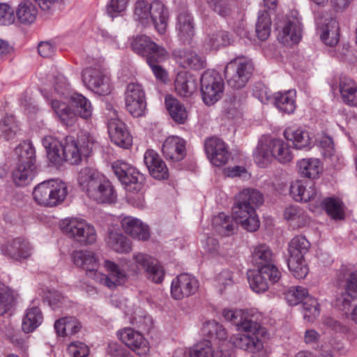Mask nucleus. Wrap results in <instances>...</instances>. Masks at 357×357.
<instances>
[{
	"instance_id": "nucleus-8",
	"label": "nucleus",
	"mask_w": 357,
	"mask_h": 357,
	"mask_svg": "<svg viewBox=\"0 0 357 357\" xmlns=\"http://www.w3.org/2000/svg\"><path fill=\"white\" fill-rule=\"evenodd\" d=\"M112 167L114 173L128 192L137 193L142 189L145 181L144 176L135 167L123 160L114 162Z\"/></svg>"
},
{
	"instance_id": "nucleus-22",
	"label": "nucleus",
	"mask_w": 357,
	"mask_h": 357,
	"mask_svg": "<svg viewBox=\"0 0 357 357\" xmlns=\"http://www.w3.org/2000/svg\"><path fill=\"white\" fill-rule=\"evenodd\" d=\"M32 250L30 243L24 238H16L1 248L4 255L17 261L28 259Z\"/></svg>"
},
{
	"instance_id": "nucleus-14",
	"label": "nucleus",
	"mask_w": 357,
	"mask_h": 357,
	"mask_svg": "<svg viewBox=\"0 0 357 357\" xmlns=\"http://www.w3.org/2000/svg\"><path fill=\"white\" fill-rule=\"evenodd\" d=\"M204 147L208 158L213 165L220 167L227 162L229 153L223 140L215 137H210L206 140Z\"/></svg>"
},
{
	"instance_id": "nucleus-48",
	"label": "nucleus",
	"mask_w": 357,
	"mask_h": 357,
	"mask_svg": "<svg viewBox=\"0 0 357 357\" xmlns=\"http://www.w3.org/2000/svg\"><path fill=\"white\" fill-rule=\"evenodd\" d=\"M17 162L26 165H35V149L29 142H23L15 149Z\"/></svg>"
},
{
	"instance_id": "nucleus-1",
	"label": "nucleus",
	"mask_w": 357,
	"mask_h": 357,
	"mask_svg": "<svg viewBox=\"0 0 357 357\" xmlns=\"http://www.w3.org/2000/svg\"><path fill=\"white\" fill-rule=\"evenodd\" d=\"M222 316L233 323L238 331L244 333L231 338L235 347L251 353L263 349L267 331L258 322V314L241 310L224 309Z\"/></svg>"
},
{
	"instance_id": "nucleus-21",
	"label": "nucleus",
	"mask_w": 357,
	"mask_h": 357,
	"mask_svg": "<svg viewBox=\"0 0 357 357\" xmlns=\"http://www.w3.org/2000/svg\"><path fill=\"white\" fill-rule=\"evenodd\" d=\"M317 31L321 40L331 47L335 46L339 41V24L332 17H328L320 19L317 22Z\"/></svg>"
},
{
	"instance_id": "nucleus-3",
	"label": "nucleus",
	"mask_w": 357,
	"mask_h": 357,
	"mask_svg": "<svg viewBox=\"0 0 357 357\" xmlns=\"http://www.w3.org/2000/svg\"><path fill=\"white\" fill-rule=\"evenodd\" d=\"M77 181L86 195L97 203L112 204L116 201L117 195L112 183L97 169L89 167L82 168Z\"/></svg>"
},
{
	"instance_id": "nucleus-60",
	"label": "nucleus",
	"mask_w": 357,
	"mask_h": 357,
	"mask_svg": "<svg viewBox=\"0 0 357 357\" xmlns=\"http://www.w3.org/2000/svg\"><path fill=\"white\" fill-rule=\"evenodd\" d=\"M303 317L308 321H313L319 314V307L317 301L308 296L303 303Z\"/></svg>"
},
{
	"instance_id": "nucleus-51",
	"label": "nucleus",
	"mask_w": 357,
	"mask_h": 357,
	"mask_svg": "<svg viewBox=\"0 0 357 357\" xmlns=\"http://www.w3.org/2000/svg\"><path fill=\"white\" fill-rule=\"evenodd\" d=\"M132 260V264H126L122 266L126 267L128 271L136 273L140 270H144L146 271L155 259L146 254L139 252L133 255Z\"/></svg>"
},
{
	"instance_id": "nucleus-5",
	"label": "nucleus",
	"mask_w": 357,
	"mask_h": 357,
	"mask_svg": "<svg viewBox=\"0 0 357 357\" xmlns=\"http://www.w3.org/2000/svg\"><path fill=\"white\" fill-rule=\"evenodd\" d=\"M68 193L67 184L62 181L51 179L43 181L33 189L34 201L39 205L53 207L61 204Z\"/></svg>"
},
{
	"instance_id": "nucleus-57",
	"label": "nucleus",
	"mask_w": 357,
	"mask_h": 357,
	"mask_svg": "<svg viewBox=\"0 0 357 357\" xmlns=\"http://www.w3.org/2000/svg\"><path fill=\"white\" fill-rule=\"evenodd\" d=\"M287 265L293 275L298 280L305 278L308 273L309 268L304 258L289 257Z\"/></svg>"
},
{
	"instance_id": "nucleus-12",
	"label": "nucleus",
	"mask_w": 357,
	"mask_h": 357,
	"mask_svg": "<svg viewBox=\"0 0 357 357\" xmlns=\"http://www.w3.org/2000/svg\"><path fill=\"white\" fill-rule=\"evenodd\" d=\"M104 267L108 272V275L101 273L94 274V280L102 284L109 289H114L118 285L124 284L127 279V273L117 264L111 260H105Z\"/></svg>"
},
{
	"instance_id": "nucleus-2",
	"label": "nucleus",
	"mask_w": 357,
	"mask_h": 357,
	"mask_svg": "<svg viewBox=\"0 0 357 357\" xmlns=\"http://www.w3.org/2000/svg\"><path fill=\"white\" fill-rule=\"evenodd\" d=\"M42 143L46 149L48 159L54 165H61L64 161L71 165H77L83 158L89 155L94 139L85 133L79 135L77 139L68 136L62 142L47 136L43 139Z\"/></svg>"
},
{
	"instance_id": "nucleus-38",
	"label": "nucleus",
	"mask_w": 357,
	"mask_h": 357,
	"mask_svg": "<svg viewBox=\"0 0 357 357\" xmlns=\"http://www.w3.org/2000/svg\"><path fill=\"white\" fill-rule=\"evenodd\" d=\"M264 202L263 195L257 190L245 188L241 191L236 197L235 204L252 206L256 210Z\"/></svg>"
},
{
	"instance_id": "nucleus-53",
	"label": "nucleus",
	"mask_w": 357,
	"mask_h": 357,
	"mask_svg": "<svg viewBox=\"0 0 357 357\" xmlns=\"http://www.w3.org/2000/svg\"><path fill=\"white\" fill-rule=\"evenodd\" d=\"M151 9V3L144 0H138L134 8L135 20L144 26L149 24Z\"/></svg>"
},
{
	"instance_id": "nucleus-29",
	"label": "nucleus",
	"mask_w": 357,
	"mask_h": 357,
	"mask_svg": "<svg viewBox=\"0 0 357 357\" xmlns=\"http://www.w3.org/2000/svg\"><path fill=\"white\" fill-rule=\"evenodd\" d=\"M296 92L295 90L278 91L273 94L271 102L281 112L292 114L296 108Z\"/></svg>"
},
{
	"instance_id": "nucleus-27",
	"label": "nucleus",
	"mask_w": 357,
	"mask_h": 357,
	"mask_svg": "<svg viewBox=\"0 0 357 357\" xmlns=\"http://www.w3.org/2000/svg\"><path fill=\"white\" fill-rule=\"evenodd\" d=\"M269 269L258 268L248 271V279L250 287L257 293L264 292L268 289L269 282L275 283L279 280H273L270 277Z\"/></svg>"
},
{
	"instance_id": "nucleus-26",
	"label": "nucleus",
	"mask_w": 357,
	"mask_h": 357,
	"mask_svg": "<svg viewBox=\"0 0 357 357\" xmlns=\"http://www.w3.org/2000/svg\"><path fill=\"white\" fill-rule=\"evenodd\" d=\"M176 30L180 40L189 43L195 36V22L192 16L188 11H182L177 16Z\"/></svg>"
},
{
	"instance_id": "nucleus-25",
	"label": "nucleus",
	"mask_w": 357,
	"mask_h": 357,
	"mask_svg": "<svg viewBox=\"0 0 357 357\" xmlns=\"http://www.w3.org/2000/svg\"><path fill=\"white\" fill-rule=\"evenodd\" d=\"M162 151L166 159L180 161L185 155V141L177 136H170L163 142Z\"/></svg>"
},
{
	"instance_id": "nucleus-63",
	"label": "nucleus",
	"mask_w": 357,
	"mask_h": 357,
	"mask_svg": "<svg viewBox=\"0 0 357 357\" xmlns=\"http://www.w3.org/2000/svg\"><path fill=\"white\" fill-rule=\"evenodd\" d=\"M13 296L5 284L0 282V315H3L12 307Z\"/></svg>"
},
{
	"instance_id": "nucleus-41",
	"label": "nucleus",
	"mask_w": 357,
	"mask_h": 357,
	"mask_svg": "<svg viewBox=\"0 0 357 357\" xmlns=\"http://www.w3.org/2000/svg\"><path fill=\"white\" fill-rule=\"evenodd\" d=\"M230 43V37L225 31H210L207 33L204 41L206 50H218L221 47L227 46Z\"/></svg>"
},
{
	"instance_id": "nucleus-50",
	"label": "nucleus",
	"mask_w": 357,
	"mask_h": 357,
	"mask_svg": "<svg viewBox=\"0 0 357 357\" xmlns=\"http://www.w3.org/2000/svg\"><path fill=\"white\" fill-rule=\"evenodd\" d=\"M38 10L35 5L29 1L22 2L16 10V15L20 22L31 24L36 18Z\"/></svg>"
},
{
	"instance_id": "nucleus-49",
	"label": "nucleus",
	"mask_w": 357,
	"mask_h": 357,
	"mask_svg": "<svg viewBox=\"0 0 357 357\" xmlns=\"http://www.w3.org/2000/svg\"><path fill=\"white\" fill-rule=\"evenodd\" d=\"M284 217L294 227H301L307 222L305 212L297 206L287 207L284 211Z\"/></svg>"
},
{
	"instance_id": "nucleus-39",
	"label": "nucleus",
	"mask_w": 357,
	"mask_h": 357,
	"mask_svg": "<svg viewBox=\"0 0 357 357\" xmlns=\"http://www.w3.org/2000/svg\"><path fill=\"white\" fill-rule=\"evenodd\" d=\"M107 245L118 253H128L132 250L131 241L124 235L114 231H110L106 239Z\"/></svg>"
},
{
	"instance_id": "nucleus-4",
	"label": "nucleus",
	"mask_w": 357,
	"mask_h": 357,
	"mask_svg": "<svg viewBox=\"0 0 357 357\" xmlns=\"http://www.w3.org/2000/svg\"><path fill=\"white\" fill-rule=\"evenodd\" d=\"M255 163L260 167H266L273 159L280 163H288L294 158L289 144L282 139L263 135L259 139L253 153Z\"/></svg>"
},
{
	"instance_id": "nucleus-20",
	"label": "nucleus",
	"mask_w": 357,
	"mask_h": 357,
	"mask_svg": "<svg viewBox=\"0 0 357 357\" xmlns=\"http://www.w3.org/2000/svg\"><path fill=\"white\" fill-rule=\"evenodd\" d=\"M229 355V351L223 353L222 349L215 353L211 342L204 340L188 351L183 349H176L173 357H227Z\"/></svg>"
},
{
	"instance_id": "nucleus-52",
	"label": "nucleus",
	"mask_w": 357,
	"mask_h": 357,
	"mask_svg": "<svg viewBox=\"0 0 357 357\" xmlns=\"http://www.w3.org/2000/svg\"><path fill=\"white\" fill-rule=\"evenodd\" d=\"M85 220L71 218L65 220L62 224L63 231L70 238L77 242Z\"/></svg>"
},
{
	"instance_id": "nucleus-9",
	"label": "nucleus",
	"mask_w": 357,
	"mask_h": 357,
	"mask_svg": "<svg viewBox=\"0 0 357 357\" xmlns=\"http://www.w3.org/2000/svg\"><path fill=\"white\" fill-rule=\"evenodd\" d=\"M107 128L112 142L119 147L128 149L132 145V138L126 124L117 118L116 111L112 105L107 106Z\"/></svg>"
},
{
	"instance_id": "nucleus-37",
	"label": "nucleus",
	"mask_w": 357,
	"mask_h": 357,
	"mask_svg": "<svg viewBox=\"0 0 357 357\" xmlns=\"http://www.w3.org/2000/svg\"><path fill=\"white\" fill-rule=\"evenodd\" d=\"M35 174V165L17 163L12 174L13 182L18 186L26 185L32 181Z\"/></svg>"
},
{
	"instance_id": "nucleus-36",
	"label": "nucleus",
	"mask_w": 357,
	"mask_h": 357,
	"mask_svg": "<svg viewBox=\"0 0 357 357\" xmlns=\"http://www.w3.org/2000/svg\"><path fill=\"white\" fill-rule=\"evenodd\" d=\"M284 137L287 141L292 142L296 149H308L311 146V138L309 133L301 128L294 130L287 128L284 131Z\"/></svg>"
},
{
	"instance_id": "nucleus-7",
	"label": "nucleus",
	"mask_w": 357,
	"mask_h": 357,
	"mask_svg": "<svg viewBox=\"0 0 357 357\" xmlns=\"http://www.w3.org/2000/svg\"><path fill=\"white\" fill-rule=\"evenodd\" d=\"M200 84L202 99L206 105H213L222 98L225 84L218 72L214 70L205 71L200 78Z\"/></svg>"
},
{
	"instance_id": "nucleus-42",
	"label": "nucleus",
	"mask_w": 357,
	"mask_h": 357,
	"mask_svg": "<svg viewBox=\"0 0 357 357\" xmlns=\"http://www.w3.org/2000/svg\"><path fill=\"white\" fill-rule=\"evenodd\" d=\"M71 106L75 109L77 116L89 119L92 116L93 107L89 99L81 93H74L70 96Z\"/></svg>"
},
{
	"instance_id": "nucleus-35",
	"label": "nucleus",
	"mask_w": 357,
	"mask_h": 357,
	"mask_svg": "<svg viewBox=\"0 0 357 357\" xmlns=\"http://www.w3.org/2000/svg\"><path fill=\"white\" fill-rule=\"evenodd\" d=\"M299 174L306 178L315 179L322 172L321 161L317 158H304L297 162Z\"/></svg>"
},
{
	"instance_id": "nucleus-16",
	"label": "nucleus",
	"mask_w": 357,
	"mask_h": 357,
	"mask_svg": "<svg viewBox=\"0 0 357 357\" xmlns=\"http://www.w3.org/2000/svg\"><path fill=\"white\" fill-rule=\"evenodd\" d=\"M232 211L236 224L241 225L245 230L255 231L259 227V220L256 210L252 206L235 204Z\"/></svg>"
},
{
	"instance_id": "nucleus-24",
	"label": "nucleus",
	"mask_w": 357,
	"mask_h": 357,
	"mask_svg": "<svg viewBox=\"0 0 357 357\" xmlns=\"http://www.w3.org/2000/svg\"><path fill=\"white\" fill-rule=\"evenodd\" d=\"M290 194L297 202H321V197L312 183H304L301 181H296L290 186Z\"/></svg>"
},
{
	"instance_id": "nucleus-32",
	"label": "nucleus",
	"mask_w": 357,
	"mask_h": 357,
	"mask_svg": "<svg viewBox=\"0 0 357 357\" xmlns=\"http://www.w3.org/2000/svg\"><path fill=\"white\" fill-rule=\"evenodd\" d=\"M52 108L61 123L66 126H72L77 121L75 112L66 102L54 99L51 102Z\"/></svg>"
},
{
	"instance_id": "nucleus-55",
	"label": "nucleus",
	"mask_w": 357,
	"mask_h": 357,
	"mask_svg": "<svg viewBox=\"0 0 357 357\" xmlns=\"http://www.w3.org/2000/svg\"><path fill=\"white\" fill-rule=\"evenodd\" d=\"M202 332L206 335L220 340H225L227 337L225 329L215 320L206 321L203 325Z\"/></svg>"
},
{
	"instance_id": "nucleus-19",
	"label": "nucleus",
	"mask_w": 357,
	"mask_h": 357,
	"mask_svg": "<svg viewBox=\"0 0 357 357\" xmlns=\"http://www.w3.org/2000/svg\"><path fill=\"white\" fill-rule=\"evenodd\" d=\"M119 338L138 355H145L149 350V343L142 333L131 328H125L118 332Z\"/></svg>"
},
{
	"instance_id": "nucleus-43",
	"label": "nucleus",
	"mask_w": 357,
	"mask_h": 357,
	"mask_svg": "<svg viewBox=\"0 0 357 357\" xmlns=\"http://www.w3.org/2000/svg\"><path fill=\"white\" fill-rule=\"evenodd\" d=\"M81 328L80 323L75 317H63L54 324V329L60 336H68L77 333Z\"/></svg>"
},
{
	"instance_id": "nucleus-58",
	"label": "nucleus",
	"mask_w": 357,
	"mask_h": 357,
	"mask_svg": "<svg viewBox=\"0 0 357 357\" xmlns=\"http://www.w3.org/2000/svg\"><path fill=\"white\" fill-rule=\"evenodd\" d=\"M169 54L165 50V56L164 58H157V55L155 57H149V61H146L150 68L152 70L155 78L162 82H166L168 81V73L165 68L161 66L158 65V63L165 61L168 58Z\"/></svg>"
},
{
	"instance_id": "nucleus-44",
	"label": "nucleus",
	"mask_w": 357,
	"mask_h": 357,
	"mask_svg": "<svg viewBox=\"0 0 357 357\" xmlns=\"http://www.w3.org/2000/svg\"><path fill=\"white\" fill-rule=\"evenodd\" d=\"M43 314L37 307L27 309L22 319V328L24 332L31 333L38 328L43 321Z\"/></svg>"
},
{
	"instance_id": "nucleus-17",
	"label": "nucleus",
	"mask_w": 357,
	"mask_h": 357,
	"mask_svg": "<svg viewBox=\"0 0 357 357\" xmlns=\"http://www.w3.org/2000/svg\"><path fill=\"white\" fill-rule=\"evenodd\" d=\"M197 289V280L188 273L180 274L172 282L171 294L172 297L177 300L195 294Z\"/></svg>"
},
{
	"instance_id": "nucleus-15",
	"label": "nucleus",
	"mask_w": 357,
	"mask_h": 357,
	"mask_svg": "<svg viewBox=\"0 0 357 357\" xmlns=\"http://www.w3.org/2000/svg\"><path fill=\"white\" fill-rule=\"evenodd\" d=\"M131 47L137 54L145 56L146 61L151 56L155 57L157 55V58L161 59L165 56V49L146 36H137L133 38Z\"/></svg>"
},
{
	"instance_id": "nucleus-13",
	"label": "nucleus",
	"mask_w": 357,
	"mask_h": 357,
	"mask_svg": "<svg viewBox=\"0 0 357 357\" xmlns=\"http://www.w3.org/2000/svg\"><path fill=\"white\" fill-rule=\"evenodd\" d=\"M252 262L258 268L269 269L271 278L275 280L280 279L281 273L273 264L272 251L266 245H259L254 248Z\"/></svg>"
},
{
	"instance_id": "nucleus-31",
	"label": "nucleus",
	"mask_w": 357,
	"mask_h": 357,
	"mask_svg": "<svg viewBox=\"0 0 357 357\" xmlns=\"http://www.w3.org/2000/svg\"><path fill=\"white\" fill-rule=\"evenodd\" d=\"M150 24H153L155 29L160 34L165 33L167 26L168 11L165 5L160 1L151 3L150 12Z\"/></svg>"
},
{
	"instance_id": "nucleus-46",
	"label": "nucleus",
	"mask_w": 357,
	"mask_h": 357,
	"mask_svg": "<svg viewBox=\"0 0 357 357\" xmlns=\"http://www.w3.org/2000/svg\"><path fill=\"white\" fill-rule=\"evenodd\" d=\"M327 214L334 220H342L344 218V205L341 200L334 197H326L320 202Z\"/></svg>"
},
{
	"instance_id": "nucleus-47",
	"label": "nucleus",
	"mask_w": 357,
	"mask_h": 357,
	"mask_svg": "<svg viewBox=\"0 0 357 357\" xmlns=\"http://www.w3.org/2000/svg\"><path fill=\"white\" fill-rule=\"evenodd\" d=\"M165 105L172 118L179 123H183L188 114L185 107L179 101L172 97L165 98Z\"/></svg>"
},
{
	"instance_id": "nucleus-62",
	"label": "nucleus",
	"mask_w": 357,
	"mask_h": 357,
	"mask_svg": "<svg viewBox=\"0 0 357 357\" xmlns=\"http://www.w3.org/2000/svg\"><path fill=\"white\" fill-rule=\"evenodd\" d=\"M81 232L82 233L77 239V242L79 243L82 245H91L96 241V231L94 227L86 220L82 227Z\"/></svg>"
},
{
	"instance_id": "nucleus-30",
	"label": "nucleus",
	"mask_w": 357,
	"mask_h": 357,
	"mask_svg": "<svg viewBox=\"0 0 357 357\" xmlns=\"http://www.w3.org/2000/svg\"><path fill=\"white\" fill-rule=\"evenodd\" d=\"M121 226L125 232L132 238L146 241L149 238V228L139 220L127 216L121 220Z\"/></svg>"
},
{
	"instance_id": "nucleus-10",
	"label": "nucleus",
	"mask_w": 357,
	"mask_h": 357,
	"mask_svg": "<svg viewBox=\"0 0 357 357\" xmlns=\"http://www.w3.org/2000/svg\"><path fill=\"white\" fill-rule=\"evenodd\" d=\"M82 80L89 89L100 96L107 95L111 91L109 77L99 69H85L82 73Z\"/></svg>"
},
{
	"instance_id": "nucleus-54",
	"label": "nucleus",
	"mask_w": 357,
	"mask_h": 357,
	"mask_svg": "<svg viewBox=\"0 0 357 357\" xmlns=\"http://www.w3.org/2000/svg\"><path fill=\"white\" fill-rule=\"evenodd\" d=\"M308 296L307 289L301 286L291 287L284 292V298L290 305H298Z\"/></svg>"
},
{
	"instance_id": "nucleus-34",
	"label": "nucleus",
	"mask_w": 357,
	"mask_h": 357,
	"mask_svg": "<svg viewBox=\"0 0 357 357\" xmlns=\"http://www.w3.org/2000/svg\"><path fill=\"white\" fill-rule=\"evenodd\" d=\"M197 86V82L192 75L185 73H180L177 75L174 82V88L180 96H190L196 91Z\"/></svg>"
},
{
	"instance_id": "nucleus-23",
	"label": "nucleus",
	"mask_w": 357,
	"mask_h": 357,
	"mask_svg": "<svg viewBox=\"0 0 357 357\" xmlns=\"http://www.w3.org/2000/svg\"><path fill=\"white\" fill-rule=\"evenodd\" d=\"M144 161L153 178L158 180L168 178V169L166 164L155 151L147 150L144 155Z\"/></svg>"
},
{
	"instance_id": "nucleus-18",
	"label": "nucleus",
	"mask_w": 357,
	"mask_h": 357,
	"mask_svg": "<svg viewBox=\"0 0 357 357\" xmlns=\"http://www.w3.org/2000/svg\"><path fill=\"white\" fill-rule=\"evenodd\" d=\"M278 40L285 45L298 43L301 38V25L296 20H287L277 24Z\"/></svg>"
},
{
	"instance_id": "nucleus-40",
	"label": "nucleus",
	"mask_w": 357,
	"mask_h": 357,
	"mask_svg": "<svg viewBox=\"0 0 357 357\" xmlns=\"http://www.w3.org/2000/svg\"><path fill=\"white\" fill-rule=\"evenodd\" d=\"M212 225L215 231L222 236L231 235L237 228L234 218L224 213H219L213 218Z\"/></svg>"
},
{
	"instance_id": "nucleus-64",
	"label": "nucleus",
	"mask_w": 357,
	"mask_h": 357,
	"mask_svg": "<svg viewBox=\"0 0 357 357\" xmlns=\"http://www.w3.org/2000/svg\"><path fill=\"white\" fill-rule=\"evenodd\" d=\"M181 59V63L184 68L198 70L204 67L203 61L195 52H190L185 53Z\"/></svg>"
},
{
	"instance_id": "nucleus-45",
	"label": "nucleus",
	"mask_w": 357,
	"mask_h": 357,
	"mask_svg": "<svg viewBox=\"0 0 357 357\" xmlns=\"http://www.w3.org/2000/svg\"><path fill=\"white\" fill-rule=\"evenodd\" d=\"M310 247V242L303 236L294 237L289 243V257L302 259L307 253Z\"/></svg>"
},
{
	"instance_id": "nucleus-11",
	"label": "nucleus",
	"mask_w": 357,
	"mask_h": 357,
	"mask_svg": "<svg viewBox=\"0 0 357 357\" xmlns=\"http://www.w3.org/2000/svg\"><path fill=\"white\" fill-rule=\"evenodd\" d=\"M126 108L135 117L142 116L146 107L145 92L142 86L137 83H130L126 91Z\"/></svg>"
},
{
	"instance_id": "nucleus-6",
	"label": "nucleus",
	"mask_w": 357,
	"mask_h": 357,
	"mask_svg": "<svg viewBox=\"0 0 357 357\" xmlns=\"http://www.w3.org/2000/svg\"><path fill=\"white\" fill-rule=\"evenodd\" d=\"M253 69L252 61L246 58H237L231 61L225 68V77L228 85L236 89L244 87Z\"/></svg>"
},
{
	"instance_id": "nucleus-59",
	"label": "nucleus",
	"mask_w": 357,
	"mask_h": 357,
	"mask_svg": "<svg viewBox=\"0 0 357 357\" xmlns=\"http://www.w3.org/2000/svg\"><path fill=\"white\" fill-rule=\"evenodd\" d=\"M320 146L322 149V154L325 158H328L333 165L340 159L336 153L334 143L331 137L324 135L320 139Z\"/></svg>"
},
{
	"instance_id": "nucleus-28",
	"label": "nucleus",
	"mask_w": 357,
	"mask_h": 357,
	"mask_svg": "<svg viewBox=\"0 0 357 357\" xmlns=\"http://www.w3.org/2000/svg\"><path fill=\"white\" fill-rule=\"evenodd\" d=\"M72 258L75 266L85 270L86 274L89 275L94 280V274L98 273L97 271L98 264V259L92 251H75L73 253Z\"/></svg>"
},
{
	"instance_id": "nucleus-61",
	"label": "nucleus",
	"mask_w": 357,
	"mask_h": 357,
	"mask_svg": "<svg viewBox=\"0 0 357 357\" xmlns=\"http://www.w3.org/2000/svg\"><path fill=\"white\" fill-rule=\"evenodd\" d=\"M271 33V19L267 13H262L258 17L256 24V33L261 40H266Z\"/></svg>"
},
{
	"instance_id": "nucleus-33",
	"label": "nucleus",
	"mask_w": 357,
	"mask_h": 357,
	"mask_svg": "<svg viewBox=\"0 0 357 357\" xmlns=\"http://www.w3.org/2000/svg\"><path fill=\"white\" fill-rule=\"evenodd\" d=\"M339 91L344 102L349 105L357 106V84L347 77L340 78Z\"/></svg>"
},
{
	"instance_id": "nucleus-56",
	"label": "nucleus",
	"mask_w": 357,
	"mask_h": 357,
	"mask_svg": "<svg viewBox=\"0 0 357 357\" xmlns=\"http://www.w3.org/2000/svg\"><path fill=\"white\" fill-rule=\"evenodd\" d=\"M19 131V126L14 116H6L1 121L0 132L6 139L13 138Z\"/></svg>"
}]
</instances>
